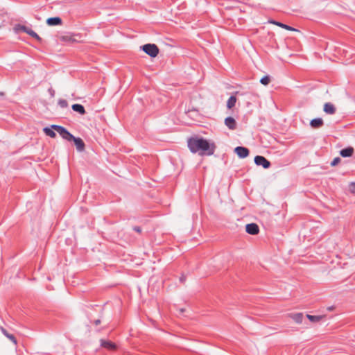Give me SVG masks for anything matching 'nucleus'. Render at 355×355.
<instances>
[{
  "label": "nucleus",
  "instance_id": "17",
  "mask_svg": "<svg viewBox=\"0 0 355 355\" xmlns=\"http://www.w3.org/2000/svg\"><path fill=\"white\" fill-rule=\"evenodd\" d=\"M1 331L4 336H6L9 340H10L14 344H17V340L14 335L9 334L5 329L2 328Z\"/></svg>",
  "mask_w": 355,
  "mask_h": 355
},
{
  "label": "nucleus",
  "instance_id": "26",
  "mask_svg": "<svg viewBox=\"0 0 355 355\" xmlns=\"http://www.w3.org/2000/svg\"><path fill=\"white\" fill-rule=\"evenodd\" d=\"M350 191L352 193H355V182H352L350 184Z\"/></svg>",
  "mask_w": 355,
  "mask_h": 355
},
{
  "label": "nucleus",
  "instance_id": "2",
  "mask_svg": "<svg viewBox=\"0 0 355 355\" xmlns=\"http://www.w3.org/2000/svg\"><path fill=\"white\" fill-rule=\"evenodd\" d=\"M141 49L152 58L156 57L159 53V49L155 44H146L141 46Z\"/></svg>",
  "mask_w": 355,
  "mask_h": 355
},
{
  "label": "nucleus",
  "instance_id": "13",
  "mask_svg": "<svg viewBox=\"0 0 355 355\" xmlns=\"http://www.w3.org/2000/svg\"><path fill=\"white\" fill-rule=\"evenodd\" d=\"M289 317L292 318L295 322L300 324L302 322V318L304 317L303 313H290Z\"/></svg>",
  "mask_w": 355,
  "mask_h": 355
},
{
  "label": "nucleus",
  "instance_id": "10",
  "mask_svg": "<svg viewBox=\"0 0 355 355\" xmlns=\"http://www.w3.org/2000/svg\"><path fill=\"white\" fill-rule=\"evenodd\" d=\"M72 141H73V142L76 146V148L78 151H82L84 150L85 144L82 139H80L79 137H74V139H72Z\"/></svg>",
  "mask_w": 355,
  "mask_h": 355
},
{
  "label": "nucleus",
  "instance_id": "22",
  "mask_svg": "<svg viewBox=\"0 0 355 355\" xmlns=\"http://www.w3.org/2000/svg\"><path fill=\"white\" fill-rule=\"evenodd\" d=\"M270 78L268 76H265L261 78L260 83L263 85H268L270 83Z\"/></svg>",
  "mask_w": 355,
  "mask_h": 355
},
{
  "label": "nucleus",
  "instance_id": "31",
  "mask_svg": "<svg viewBox=\"0 0 355 355\" xmlns=\"http://www.w3.org/2000/svg\"><path fill=\"white\" fill-rule=\"evenodd\" d=\"M270 23L271 24H275V23H279V21H270Z\"/></svg>",
  "mask_w": 355,
  "mask_h": 355
},
{
  "label": "nucleus",
  "instance_id": "27",
  "mask_svg": "<svg viewBox=\"0 0 355 355\" xmlns=\"http://www.w3.org/2000/svg\"><path fill=\"white\" fill-rule=\"evenodd\" d=\"M48 91L51 97L55 96V91L52 88H49Z\"/></svg>",
  "mask_w": 355,
  "mask_h": 355
},
{
  "label": "nucleus",
  "instance_id": "30",
  "mask_svg": "<svg viewBox=\"0 0 355 355\" xmlns=\"http://www.w3.org/2000/svg\"><path fill=\"white\" fill-rule=\"evenodd\" d=\"M180 281L181 282H184L185 281V277L184 276H182L180 278Z\"/></svg>",
  "mask_w": 355,
  "mask_h": 355
},
{
  "label": "nucleus",
  "instance_id": "8",
  "mask_svg": "<svg viewBox=\"0 0 355 355\" xmlns=\"http://www.w3.org/2000/svg\"><path fill=\"white\" fill-rule=\"evenodd\" d=\"M323 110L327 114H334L336 112V107L332 103H326L324 105Z\"/></svg>",
  "mask_w": 355,
  "mask_h": 355
},
{
  "label": "nucleus",
  "instance_id": "3",
  "mask_svg": "<svg viewBox=\"0 0 355 355\" xmlns=\"http://www.w3.org/2000/svg\"><path fill=\"white\" fill-rule=\"evenodd\" d=\"M254 163L257 166H261L263 168H268L270 166V162L263 156L257 155L254 157Z\"/></svg>",
  "mask_w": 355,
  "mask_h": 355
},
{
  "label": "nucleus",
  "instance_id": "11",
  "mask_svg": "<svg viewBox=\"0 0 355 355\" xmlns=\"http://www.w3.org/2000/svg\"><path fill=\"white\" fill-rule=\"evenodd\" d=\"M324 124V121L321 118H315L311 121L310 125L313 128H319Z\"/></svg>",
  "mask_w": 355,
  "mask_h": 355
},
{
  "label": "nucleus",
  "instance_id": "28",
  "mask_svg": "<svg viewBox=\"0 0 355 355\" xmlns=\"http://www.w3.org/2000/svg\"><path fill=\"white\" fill-rule=\"evenodd\" d=\"M133 230L135 232H139V233L141 232V228L139 227H137V226L134 227Z\"/></svg>",
  "mask_w": 355,
  "mask_h": 355
},
{
  "label": "nucleus",
  "instance_id": "15",
  "mask_svg": "<svg viewBox=\"0 0 355 355\" xmlns=\"http://www.w3.org/2000/svg\"><path fill=\"white\" fill-rule=\"evenodd\" d=\"M52 128H53L54 130H55L61 137L64 133L66 132L67 129L61 125H52Z\"/></svg>",
  "mask_w": 355,
  "mask_h": 355
},
{
  "label": "nucleus",
  "instance_id": "32",
  "mask_svg": "<svg viewBox=\"0 0 355 355\" xmlns=\"http://www.w3.org/2000/svg\"><path fill=\"white\" fill-rule=\"evenodd\" d=\"M112 350L116 347V346L114 343H112Z\"/></svg>",
  "mask_w": 355,
  "mask_h": 355
},
{
  "label": "nucleus",
  "instance_id": "5",
  "mask_svg": "<svg viewBox=\"0 0 355 355\" xmlns=\"http://www.w3.org/2000/svg\"><path fill=\"white\" fill-rule=\"evenodd\" d=\"M245 230L248 234L252 235L257 234L259 231L258 225L255 223H250L246 225Z\"/></svg>",
  "mask_w": 355,
  "mask_h": 355
},
{
  "label": "nucleus",
  "instance_id": "16",
  "mask_svg": "<svg viewBox=\"0 0 355 355\" xmlns=\"http://www.w3.org/2000/svg\"><path fill=\"white\" fill-rule=\"evenodd\" d=\"M43 131L44 132V133L47 135V136H49L51 138H54L56 136V134L55 132H54V130L53 128H52V127L51 126V128H49V127H45L44 129H43Z\"/></svg>",
  "mask_w": 355,
  "mask_h": 355
},
{
  "label": "nucleus",
  "instance_id": "9",
  "mask_svg": "<svg viewBox=\"0 0 355 355\" xmlns=\"http://www.w3.org/2000/svg\"><path fill=\"white\" fill-rule=\"evenodd\" d=\"M225 124L230 130H234L236 127V122L233 117L228 116L225 119Z\"/></svg>",
  "mask_w": 355,
  "mask_h": 355
},
{
  "label": "nucleus",
  "instance_id": "1",
  "mask_svg": "<svg viewBox=\"0 0 355 355\" xmlns=\"http://www.w3.org/2000/svg\"><path fill=\"white\" fill-rule=\"evenodd\" d=\"M188 147L192 153L200 155H211L215 150V145L203 138L194 137L188 140Z\"/></svg>",
  "mask_w": 355,
  "mask_h": 355
},
{
  "label": "nucleus",
  "instance_id": "12",
  "mask_svg": "<svg viewBox=\"0 0 355 355\" xmlns=\"http://www.w3.org/2000/svg\"><path fill=\"white\" fill-rule=\"evenodd\" d=\"M354 148L352 147H347L342 149L340 151V155L343 157H349L353 155Z\"/></svg>",
  "mask_w": 355,
  "mask_h": 355
},
{
  "label": "nucleus",
  "instance_id": "4",
  "mask_svg": "<svg viewBox=\"0 0 355 355\" xmlns=\"http://www.w3.org/2000/svg\"><path fill=\"white\" fill-rule=\"evenodd\" d=\"M234 152L240 158H245L249 155V150L243 146H237L234 148Z\"/></svg>",
  "mask_w": 355,
  "mask_h": 355
},
{
  "label": "nucleus",
  "instance_id": "24",
  "mask_svg": "<svg viewBox=\"0 0 355 355\" xmlns=\"http://www.w3.org/2000/svg\"><path fill=\"white\" fill-rule=\"evenodd\" d=\"M101 345L105 348L111 349V341H105L101 340Z\"/></svg>",
  "mask_w": 355,
  "mask_h": 355
},
{
  "label": "nucleus",
  "instance_id": "21",
  "mask_svg": "<svg viewBox=\"0 0 355 355\" xmlns=\"http://www.w3.org/2000/svg\"><path fill=\"white\" fill-rule=\"evenodd\" d=\"M275 25L279 26V27H282L284 29H286V30H288V31H297V30L291 26H289L286 24H282L281 22L279 23H275Z\"/></svg>",
  "mask_w": 355,
  "mask_h": 355
},
{
  "label": "nucleus",
  "instance_id": "7",
  "mask_svg": "<svg viewBox=\"0 0 355 355\" xmlns=\"http://www.w3.org/2000/svg\"><path fill=\"white\" fill-rule=\"evenodd\" d=\"M46 24L51 26L61 25L62 19L59 17H50L47 19Z\"/></svg>",
  "mask_w": 355,
  "mask_h": 355
},
{
  "label": "nucleus",
  "instance_id": "19",
  "mask_svg": "<svg viewBox=\"0 0 355 355\" xmlns=\"http://www.w3.org/2000/svg\"><path fill=\"white\" fill-rule=\"evenodd\" d=\"M306 318L312 322H319L322 318V315H312L307 314Z\"/></svg>",
  "mask_w": 355,
  "mask_h": 355
},
{
  "label": "nucleus",
  "instance_id": "29",
  "mask_svg": "<svg viewBox=\"0 0 355 355\" xmlns=\"http://www.w3.org/2000/svg\"><path fill=\"white\" fill-rule=\"evenodd\" d=\"M100 323H101V320H100L99 319L95 320L94 321V324L95 325H98V324H99Z\"/></svg>",
  "mask_w": 355,
  "mask_h": 355
},
{
  "label": "nucleus",
  "instance_id": "23",
  "mask_svg": "<svg viewBox=\"0 0 355 355\" xmlns=\"http://www.w3.org/2000/svg\"><path fill=\"white\" fill-rule=\"evenodd\" d=\"M58 104L62 108H65L68 106V103L65 99L60 98L58 100Z\"/></svg>",
  "mask_w": 355,
  "mask_h": 355
},
{
  "label": "nucleus",
  "instance_id": "14",
  "mask_svg": "<svg viewBox=\"0 0 355 355\" xmlns=\"http://www.w3.org/2000/svg\"><path fill=\"white\" fill-rule=\"evenodd\" d=\"M71 108L74 112H76L80 114H85L86 112L84 106L81 104H73L72 105Z\"/></svg>",
  "mask_w": 355,
  "mask_h": 355
},
{
  "label": "nucleus",
  "instance_id": "20",
  "mask_svg": "<svg viewBox=\"0 0 355 355\" xmlns=\"http://www.w3.org/2000/svg\"><path fill=\"white\" fill-rule=\"evenodd\" d=\"M62 137L64 139L69 141H72V139H74V136L72 134H71L67 130L64 133V135H62Z\"/></svg>",
  "mask_w": 355,
  "mask_h": 355
},
{
  "label": "nucleus",
  "instance_id": "25",
  "mask_svg": "<svg viewBox=\"0 0 355 355\" xmlns=\"http://www.w3.org/2000/svg\"><path fill=\"white\" fill-rule=\"evenodd\" d=\"M340 157H336L333 159V161L331 162V165L332 166H336L340 162Z\"/></svg>",
  "mask_w": 355,
  "mask_h": 355
},
{
  "label": "nucleus",
  "instance_id": "6",
  "mask_svg": "<svg viewBox=\"0 0 355 355\" xmlns=\"http://www.w3.org/2000/svg\"><path fill=\"white\" fill-rule=\"evenodd\" d=\"M21 30L24 33H27L28 35H30L32 37H33L35 40H37V41H39V42L42 41V38L34 31H33L31 28H28L27 26H21Z\"/></svg>",
  "mask_w": 355,
  "mask_h": 355
},
{
  "label": "nucleus",
  "instance_id": "18",
  "mask_svg": "<svg viewBox=\"0 0 355 355\" xmlns=\"http://www.w3.org/2000/svg\"><path fill=\"white\" fill-rule=\"evenodd\" d=\"M236 102V98L234 96H231L229 98V99L227 100V107L229 109L232 108L233 107H234Z\"/></svg>",
  "mask_w": 355,
  "mask_h": 355
}]
</instances>
